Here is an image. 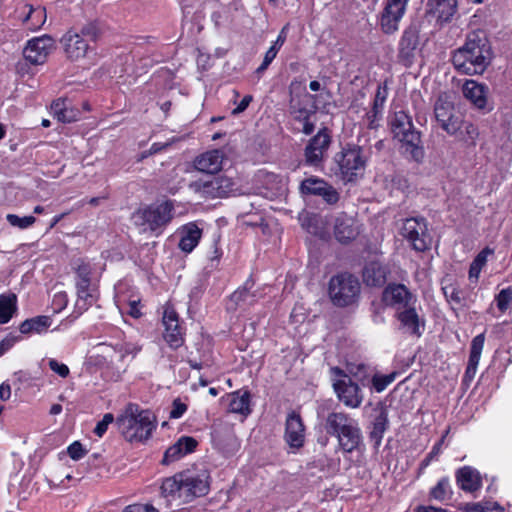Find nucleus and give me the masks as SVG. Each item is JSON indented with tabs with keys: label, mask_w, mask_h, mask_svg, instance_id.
<instances>
[{
	"label": "nucleus",
	"mask_w": 512,
	"mask_h": 512,
	"mask_svg": "<svg viewBox=\"0 0 512 512\" xmlns=\"http://www.w3.org/2000/svg\"><path fill=\"white\" fill-rule=\"evenodd\" d=\"M210 489V474L204 466H193L166 478L161 485L162 495L171 500L190 502L205 496Z\"/></svg>",
	"instance_id": "obj_1"
},
{
	"label": "nucleus",
	"mask_w": 512,
	"mask_h": 512,
	"mask_svg": "<svg viewBox=\"0 0 512 512\" xmlns=\"http://www.w3.org/2000/svg\"><path fill=\"white\" fill-rule=\"evenodd\" d=\"M490 62V47L478 32L470 33L465 44L455 51L452 58L455 69L467 75L482 74Z\"/></svg>",
	"instance_id": "obj_2"
},
{
	"label": "nucleus",
	"mask_w": 512,
	"mask_h": 512,
	"mask_svg": "<svg viewBox=\"0 0 512 512\" xmlns=\"http://www.w3.org/2000/svg\"><path fill=\"white\" fill-rule=\"evenodd\" d=\"M117 426L127 441H144L156 428V419L150 410L141 409L137 404L130 403L117 418Z\"/></svg>",
	"instance_id": "obj_3"
},
{
	"label": "nucleus",
	"mask_w": 512,
	"mask_h": 512,
	"mask_svg": "<svg viewBox=\"0 0 512 512\" xmlns=\"http://www.w3.org/2000/svg\"><path fill=\"white\" fill-rule=\"evenodd\" d=\"M325 430L337 438L339 449L344 453H352L363 446L359 423L347 413H329L325 421Z\"/></svg>",
	"instance_id": "obj_4"
},
{
	"label": "nucleus",
	"mask_w": 512,
	"mask_h": 512,
	"mask_svg": "<svg viewBox=\"0 0 512 512\" xmlns=\"http://www.w3.org/2000/svg\"><path fill=\"white\" fill-rule=\"evenodd\" d=\"M172 211L173 205L169 201L146 206L133 213L132 222L140 233L156 232L171 221Z\"/></svg>",
	"instance_id": "obj_5"
},
{
	"label": "nucleus",
	"mask_w": 512,
	"mask_h": 512,
	"mask_svg": "<svg viewBox=\"0 0 512 512\" xmlns=\"http://www.w3.org/2000/svg\"><path fill=\"white\" fill-rule=\"evenodd\" d=\"M328 293L334 305L339 307L349 306L355 303L359 297V280L349 273L337 274L329 281Z\"/></svg>",
	"instance_id": "obj_6"
},
{
	"label": "nucleus",
	"mask_w": 512,
	"mask_h": 512,
	"mask_svg": "<svg viewBox=\"0 0 512 512\" xmlns=\"http://www.w3.org/2000/svg\"><path fill=\"white\" fill-rule=\"evenodd\" d=\"M331 380L334 392L337 398L346 407L358 408L364 400V394L361 386L354 382L344 373V370L339 367H331Z\"/></svg>",
	"instance_id": "obj_7"
},
{
	"label": "nucleus",
	"mask_w": 512,
	"mask_h": 512,
	"mask_svg": "<svg viewBox=\"0 0 512 512\" xmlns=\"http://www.w3.org/2000/svg\"><path fill=\"white\" fill-rule=\"evenodd\" d=\"M391 126L394 137L402 142L406 146V152L418 161L423 156V151L419 147L420 136L413 129L411 118L404 111H398L394 114Z\"/></svg>",
	"instance_id": "obj_8"
},
{
	"label": "nucleus",
	"mask_w": 512,
	"mask_h": 512,
	"mask_svg": "<svg viewBox=\"0 0 512 512\" xmlns=\"http://www.w3.org/2000/svg\"><path fill=\"white\" fill-rule=\"evenodd\" d=\"M313 95L305 91L291 93L289 110L293 119L301 124V131L310 135L315 129L316 108L313 105Z\"/></svg>",
	"instance_id": "obj_9"
},
{
	"label": "nucleus",
	"mask_w": 512,
	"mask_h": 512,
	"mask_svg": "<svg viewBox=\"0 0 512 512\" xmlns=\"http://www.w3.org/2000/svg\"><path fill=\"white\" fill-rule=\"evenodd\" d=\"M335 161L345 181H353L365 169L366 159L360 147H349L336 154Z\"/></svg>",
	"instance_id": "obj_10"
},
{
	"label": "nucleus",
	"mask_w": 512,
	"mask_h": 512,
	"mask_svg": "<svg viewBox=\"0 0 512 512\" xmlns=\"http://www.w3.org/2000/svg\"><path fill=\"white\" fill-rule=\"evenodd\" d=\"M401 235L410 243L412 248L423 252L431 245V237L423 218H409L403 222Z\"/></svg>",
	"instance_id": "obj_11"
},
{
	"label": "nucleus",
	"mask_w": 512,
	"mask_h": 512,
	"mask_svg": "<svg viewBox=\"0 0 512 512\" xmlns=\"http://www.w3.org/2000/svg\"><path fill=\"white\" fill-rule=\"evenodd\" d=\"M94 30L93 26H87L82 29L81 34L74 31H68L63 35L61 43L64 47L65 54L69 59L78 60L85 57L89 45L83 36L95 38L96 34Z\"/></svg>",
	"instance_id": "obj_12"
},
{
	"label": "nucleus",
	"mask_w": 512,
	"mask_h": 512,
	"mask_svg": "<svg viewBox=\"0 0 512 512\" xmlns=\"http://www.w3.org/2000/svg\"><path fill=\"white\" fill-rule=\"evenodd\" d=\"M410 0H386L380 17V26L385 34H393L399 29Z\"/></svg>",
	"instance_id": "obj_13"
},
{
	"label": "nucleus",
	"mask_w": 512,
	"mask_h": 512,
	"mask_svg": "<svg viewBox=\"0 0 512 512\" xmlns=\"http://www.w3.org/2000/svg\"><path fill=\"white\" fill-rule=\"evenodd\" d=\"M54 39L49 35H43L30 39L24 50L25 59L33 65H42L54 49Z\"/></svg>",
	"instance_id": "obj_14"
},
{
	"label": "nucleus",
	"mask_w": 512,
	"mask_h": 512,
	"mask_svg": "<svg viewBox=\"0 0 512 512\" xmlns=\"http://www.w3.org/2000/svg\"><path fill=\"white\" fill-rule=\"evenodd\" d=\"M163 338L166 343L172 348L177 349L184 343L183 328L180 325L179 317L175 309L167 305L163 312Z\"/></svg>",
	"instance_id": "obj_15"
},
{
	"label": "nucleus",
	"mask_w": 512,
	"mask_h": 512,
	"mask_svg": "<svg viewBox=\"0 0 512 512\" xmlns=\"http://www.w3.org/2000/svg\"><path fill=\"white\" fill-rule=\"evenodd\" d=\"M331 143V136L327 128H322L309 140L305 147V161L310 166H319Z\"/></svg>",
	"instance_id": "obj_16"
},
{
	"label": "nucleus",
	"mask_w": 512,
	"mask_h": 512,
	"mask_svg": "<svg viewBox=\"0 0 512 512\" xmlns=\"http://www.w3.org/2000/svg\"><path fill=\"white\" fill-rule=\"evenodd\" d=\"M300 191L303 195L321 197L330 205L337 203L339 200V193L332 185L313 176L301 182Z\"/></svg>",
	"instance_id": "obj_17"
},
{
	"label": "nucleus",
	"mask_w": 512,
	"mask_h": 512,
	"mask_svg": "<svg viewBox=\"0 0 512 512\" xmlns=\"http://www.w3.org/2000/svg\"><path fill=\"white\" fill-rule=\"evenodd\" d=\"M383 299L387 305L395 308L397 312L416 303L415 296L402 284H393L386 287Z\"/></svg>",
	"instance_id": "obj_18"
},
{
	"label": "nucleus",
	"mask_w": 512,
	"mask_h": 512,
	"mask_svg": "<svg viewBox=\"0 0 512 512\" xmlns=\"http://www.w3.org/2000/svg\"><path fill=\"white\" fill-rule=\"evenodd\" d=\"M284 437L290 447L300 448L304 444V424L300 415L295 411H292L287 415Z\"/></svg>",
	"instance_id": "obj_19"
},
{
	"label": "nucleus",
	"mask_w": 512,
	"mask_h": 512,
	"mask_svg": "<svg viewBox=\"0 0 512 512\" xmlns=\"http://www.w3.org/2000/svg\"><path fill=\"white\" fill-rule=\"evenodd\" d=\"M464 97L479 110H484L488 105L489 88L483 83L468 79L462 85Z\"/></svg>",
	"instance_id": "obj_20"
},
{
	"label": "nucleus",
	"mask_w": 512,
	"mask_h": 512,
	"mask_svg": "<svg viewBox=\"0 0 512 512\" xmlns=\"http://www.w3.org/2000/svg\"><path fill=\"white\" fill-rule=\"evenodd\" d=\"M224 155L218 150H210L197 156L193 165L194 168L202 173L214 174L222 169Z\"/></svg>",
	"instance_id": "obj_21"
},
{
	"label": "nucleus",
	"mask_w": 512,
	"mask_h": 512,
	"mask_svg": "<svg viewBox=\"0 0 512 512\" xmlns=\"http://www.w3.org/2000/svg\"><path fill=\"white\" fill-rule=\"evenodd\" d=\"M197 444L198 442L193 437H180L165 451L162 463L169 465L175 461H178L187 454L192 453L195 450Z\"/></svg>",
	"instance_id": "obj_22"
},
{
	"label": "nucleus",
	"mask_w": 512,
	"mask_h": 512,
	"mask_svg": "<svg viewBox=\"0 0 512 512\" xmlns=\"http://www.w3.org/2000/svg\"><path fill=\"white\" fill-rule=\"evenodd\" d=\"M76 301L74 304V317L77 318L87 311L98 299V289L95 284L75 286Z\"/></svg>",
	"instance_id": "obj_23"
},
{
	"label": "nucleus",
	"mask_w": 512,
	"mask_h": 512,
	"mask_svg": "<svg viewBox=\"0 0 512 512\" xmlns=\"http://www.w3.org/2000/svg\"><path fill=\"white\" fill-rule=\"evenodd\" d=\"M417 45V31L413 28L406 29L399 41V58L405 66H411L413 63Z\"/></svg>",
	"instance_id": "obj_24"
},
{
	"label": "nucleus",
	"mask_w": 512,
	"mask_h": 512,
	"mask_svg": "<svg viewBox=\"0 0 512 512\" xmlns=\"http://www.w3.org/2000/svg\"><path fill=\"white\" fill-rule=\"evenodd\" d=\"M387 273V267L380 261H369L363 269V281L368 286L380 287L385 284Z\"/></svg>",
	"instance_id": "obj_25"
},
{
	"label": "nucleus",
	"mask_w": 512,
	"mask_h": 512,
	"mask_svg": "<svg viewBox=\"0 0 512 512\" xmlns=\"http://www.w3.org/2000/svg\"><path fill=\"white\" fill-rule=\"evenodd\" d=\"M456 482L462 490L470 493L479 490L482 485L480 473L470 466L456 472Z\"/></svg>",
	"instance_id": "obj_26"
},
{
	"label": "nucleus",
	"mask_w": 512,
	"mask_h": 512,
	"mask_svg": "<svg viewBox=\"0 0 512 512\" xmlns=\"http://www.w3.org/2000/svg\"><path fill=\"white\" fill-rule=\"evenodd\" d=\"M334 234L341 243L353 240L358 235V229L352 217L341 214L335 219Z\"/></svg>",
	"instance_id": "obj_27"
},
{
	"label": "nucleus",
	"mask_w": 512,
	"mask_h": 512,
	"mask_svg": "<svg viewBox=\"0 0 512 512\" xmlns=\"http://www.w3.org/2000/svg\"><path fill=\"white\" fill-rule=\"evenodd\" d=\"M485 336L484 334H479L473 338L471 343L470 355L467 364V368L465 371L464 378L466 381H471L474 379L478 364L480 361L481 353L484 347Z\"/></svg>",
	"instance_id": "obj_28"
},
{
	"label": "nucleus",
	"mask_w": 512,
	"mask_h": 512,
	"mask_svg": "<svg viewBox=\"0 0 512 512\" xmlns=\"http://www.w3.org/2000/svg\"><path fill=\"white\" fill-rule=\"evenodd\" d=\"M432 123L434 129L448 131V94L441 92L433 107Z\"/></svg>",
	"instance_id": "obj_29"
},
{
	"label": "nucleus",
	"mask_w": 512,
	"mask_h": 512,
	"mask_svg": "<svg viewBox=\"0 0 512 512\" xmlns=\"http://www.w3.org/2000/svg\"><path fill=\"white\" fill-rule=\"evenodd\" d=\"M397 318L406 332L416 336L421 335V328L423 329L424 325L420 323L419 316L415 310V305L398 311Z\"/></svg>",
	"instance_id": "obj_30"
},
{
	"label": "nucleus",
	"mask_w": 512,
	"mask_h": 512,
	"mask_svg": "<svg viewBox=\"0 0 512 512\" xmlns=\"http://www.w3.org/2000/svg\"><path fill=\"white\" fill-rule=\"evenodd\" d=\"M343 370L346 375H349L350 379L361 387L369 386L374 374L373 369L363 363H348Z\"/></svg>",
	"instance_id": "obj_31"
},
{
	"label": "nucleus",
	"mask_w": 512,
	"mask_h": 512,
	"mask_svg": "<svg viewBox=\"0 0 512 512\" xmlns=\"http://www.w3.org/2000/svg\"><path fill=\"white\" fill-rule=\"evenodd\" d=\"M46 9L42 6H32L29 4H26L24 6L23 11V18L22 22L26 25V27L31 30L35 31L39 28H41L44 23L46 22Z\"/></svg>",
	"instance_id": "obj_32"
},
{
	"label": "nucleus",
	"mask_w": 512,
	"mask_h": 512,
	"mask_svg": "<svg viewBox=\"0 0 512 512\" xmlns=\"http://www.w3.org/2000/svg\"><path fill=\"white\" fill-rule=\"evenodd\" d=\"M179 248L184 252H191L199 243L201 230L195 223H188L181 229Z\"/></svg>",
	"instance_id": "obj_33"
},
{
	"label": "nucleus",
	"mask_w": 512,
	"mask_h": 512,
	"mask_svg": "<svg viewBox=\"0 0 512 512\" xmlns=\"http://www.w3.org/2000/svg\"><path fill=\"white\" fill-rule=\"evenodd\" d=\"M51 113L58 121L70 123L77 120L78 112L66 99H57L51 104Z\"/></svg>",
	"instance_id": "obj_34"
},
{
	"label": "nucleus",
	"mask_w": 512,
	"mask_h": 512,
	"mask_svg": "<svg viewBox=\"0 0 512 512\" xmlns=\"http://www.w3.org/2000/svg\"><path fill=\"white\" fill-rule=\"evenodd\" d=\"M229 411L247 416L250 412V393L236 391L230 394Z\"/></svg>",
	"instance_id": "obj_35"
},
{
	"label": "nucleus",
	"mask_w": 512,
	"mask_h": 512,
	"mask_svg": "<svg viewBox=\"0 0 512 512\" xmlns=\"http://www.w3.org/2000/svg\"><path fill=\"white\" fill-rule=\"evenodd\" d=\"M218 177L208 181L197 180L190 184V189L203 198H217Z\"/></svg>",
	"instance_id": "obj_36"
},
{
	"label": "nucleus",
	"mask_w": 512,
	"mask_h": 512,
	"mask_svg": "<svg viewBox=\"0 0 512 512\" xmlns=\"http://www.w3.org/2000/svg\"><path fill=\"white\" fill-rule=\"evenodd\" d=\"M450 126L453 128V133L457 134L460 139L466 142H474L478 136V129L475 125L466 121H457L450 118Z\"/></svg>",
	"instance_id": "obj_37"
},
{
	"label": "nucleus",
	"mask_w": 512,
	"mask_h": 512,
	"mask_svg": "<svg viewBox=\"0 0 512 512\" xmlns=\"http://www.w3.org/2000/svg\"><path fill=\"white\" fill-rule=\"evenodd\" d=\"M493 253V249L486 247L476 255L469 268V280L471 282L476 283L478 281L482 269L487 264L488 257Z\"/></svg>",
	"instance_id": "obj_38"
},
{
	"label": "nucleus",
	"mask_w": 512,
	"mask_h": 512,
	"mask_svg": "<svg viewBox=\"0 0 512 512\" xmlns=\"http://www.w3.org/2000/svg\"><path fill=\"white\" fill-rule=\"evenodd\" d=\"M51 325V319L48 316H38L32 319L25 320L20 325V332L23 334L28 333H42Z\"/></svg>",
	"instance_id": "obj_39"
},
{
	"label": "nucleus",
	"mask_w": 512,
	"mask_h": 512,
	"mask_svg": "<svg viewBox=\"0 0 512 512\" xmlns=\"http://www.w3.org/2000/svg\"><path fill=\"white\" fill-rule=\"evenodd\" d=\"M17 298L14 294L0 295V324L10 321L16 312Z\"/></svg>",
	"instance_id": "obj_40"
},
{
	"label": "nucleus",
	"mask_w": 512,
	"mask_h": 512,
	"mask_svg": "<svg viewBox=\"0 0 512 512\" xmlns=\"http://www.w3.org/2000/svg\"><path fill=\"white\" fill-rule=\"evenodd\" d=\"M428 12L441 24L448 21V0H428Z\"/></svg>",
	"instance_id": "obj_41"
},
{
	"label": "nucleus",
	"mask_w": 512,
	"mask_h": 512,
	"mask_svg": "<svg viewBox=\"0 0 512 512\" xmlns=\"http://www.w3.org/2000/svg\"><path fill=\"white\" fill-rule=\"evenodd\" d=\"M254 296L247 288L236 290L230 297L228 309H236L241 305H252Z\"/></svg>",
	"instance_id": "obj_42"
},
{
	"label": "nucleus",
	"mask_w": 512,
	"mask_h": 512,
	"mask_svg": "<svg viewBox=\"0 0 512 512\" xmlns=\"http://www.w3.org/2000/svg\"><path fill=\"white\" fill-rule=\"evenodd\" d=\"M92 266L90 263L81 261L75 268V286L92 284L91 281Z\"/></svg>",
	"instance_id": "obj_43"
},
{
	"label": "nucleus",
	"mask_w": 512,
	"mask_h": 512,
	"mask_svg": "<svg viewBox=\"0 0 512 512\" xmlns=\"http://www.w3.org/2000/svg\"><path fill=\"white\" fill-rule=\"evenodd\" d=\"M387 426V415L384 411H381L373 422V429L370 433L371 438L376 440V443L379 444L383 437V434L386 430Z\"/></svg>",
	"instance_id": "obj_44"
},
{
	"label": "nucleus",
	"mask_w": 512,
	"mask_h": 512,
	"mask_svg": "<svg viewBox=\"0 0 512 512\" xmlns=\"http://www.w3.org/2000/svg\"><path fill=\"white\" fill-rule=\"evenodd\" d=\"M396 375L397 374L395 372L387 375H381L374 372L370 385H372L376 392L380 393L384 391L392 382H394Z\"/></svg>",
	"instance_id": "obj_45"
},
{
	"label": "nucleus",
	"mask_w": 512,
	"mask_h": 512,
	"mask_svg": "<svg viewBox=\"0 0 512 512\" xmlns=\"http://www.w3.org/2000/svg\"><path fill=\"white\" fill-rule=\"evenodd\" d=\"M6 220L11 226L24 230L32 226L35 223L36 218L34 216L20 217L16 214H7Z\"/></svg>",
	"instance_id": "obj_46"
},
{
	"label": "nucleus",
	"mask_w": 512,
	"mask_h": 512,
	"mask_svg": "<svg viewBox=\"0 0 512 512\" xmlns=\"http://www.w3.org/2000/svg\"><path fill=\"white\" fill-rule=\"evenodd\" d=\"M465 512H503V509L496 502H481L467 504Z\"/></svg>",
	"instance_id": "obj_47"
},
{
	"label": "nucleus",
	"mask_w": 512,
	"mask_h": 512,
	"mask_svg": "<svg viewBox=\"0 0 512 512\" xmlns=\"http://www.w3.org/2000/svg\"><path fill=\"white\" fill-rule=\"evenodd\" d=\"M217 188V198L227 197L234 192L235 183L227 176H219Z\"/></svg>",
	"instance_id": "obj_48"
},
{
	"label": "nucleus",
	"mask_w": 512,
	"mask_h": 512,
	"mask_svg": "<svg viewBox=\"0 0 512 512\" xmlns=\"http://www.w3.org/2000/svg\"><path fill=\"white\" fill-rule=\"evenodd\" d=\"M113 349L119 355L120 360L128 355L134 357L140 351V347L133 343H118Z\"/></svg>",
	"instance_id": "obj_49"
},
{
	"label": "nucleus",
	"mask_w": 512,
	"mask_h": 512,
	"mask_svg": "<svg viewBox=\"0 0 512 512\" xmlns=\"http://www.w3.org/2000/svg\"><path fill=\"white\" fill-rule=\"evenodd\" d=\"M495 299L499 310L505 312L512 303V289H502Z\"/></svg>",
	"instance_id": "obj_50"
},
{
	"label": "nucleus",
	"mask_w": 512,
	"mask_h": 512,
	"mask_svg": "<svg viewBox=\"0 0 512 512\" xmlns=\"http://www.w3.org/2000/svg\"><path fill=\"white\" fill-rule=\"evenodd\" d=\"M387 96H388L387 87L385 85L378 86L377 91H376V95H375V99H374V102H373V112H374V115H377V113H379L381 111V109L383 108L384 103H385V101L387 99Z\"/></svg>",
	"instance_id": "obj_51"
},
{
	"label": "nucleus",
	"mask_w": 512,
	"mask_h": 512,
	"mask_svg": "<svg viewBox=\"0 0 512 512\" xmlns=\"http://www.w3.org/2000/svg\"><path fill=\"white\" fill-rule=\"evenodd\" d=\"M319 466L323 471L335 474L340 468V459H332L327 456H322L318 459Z\"/></svg>",
	"instance_id": "obj_52"
},
{
	"label": "nucleus",
	"mask_w": 512,
	"mask_h": 512,
	"mask_svg": "<svg viewBox=\"0 0 512 512\" xmlns=\"http://www.w3.org/2000/svg\"><path fill=\"white\" fill-rule=\"evenodd\" d=\"M446 435H448V430H445L443 435H442V439L440 440V442H438L437 444H435L431 450V452L427 455V457L421 462V469H424L425 467H427L431 461H433L435 458L438 457V455L441 453V446L442 444L444 443V438L446 437Z\"/></svg>",
	"instance_id": "obj_53"
},
{
	"label": "nucleus",
	"mask_w": 512,
	"mask_h": 512,
	"mask_svg": "<svg viewBox=\"0 0 512 512\" xmlns=\"http://www.w3.org/2000/svg\"><path fill=\"white\" fill-rule=\"evenodd\" d=\"M69 298L66 292L60 291L54 294L52 300V308L54 312L59 313L66 308Z\"/></svg>",
	"instance_id": "obj_54"
},
{
	"label": "nucleus",
	"mask_w": 512,
	"mask_h": 512,
	"mask_svg": "<svg viewBox=\"0 0 512 512\" xmlns=\"http://www.w3.org/2000/svg\"><path fill=\"white\" fill-rule=\"evenodd\" d=\"M48 365L54 373L62 378H66L70 373L68 366L64 363L58 362L56 359L50 358L48 360Z\"/></svg>",
	"instance_id": "obj_55"
},
{
	"label": "nucleus",
	"mask_w": 512,
	"mask_h": 512,
	"mask_svg": "<svg viewBox=\"0 0 512 512\" xmlns=\"http://www.w3.org/2000/svg\"><path fill=\"white\" fill-rule=\"evenodd\" d=\"M278 52H279V49H277L276 47L271 45V47L265 53L262 64L257 68V73L264 72L268 68V66L272 63V61L276 58Z\"/></svg>",
	"instance_id": "obj_56"
},
{
	"label": "nucleus",
	"mask_w": 512,
	"mask_h": 512,
	"mask_svg": "<svg viewBox=\"0 0 512 512\" xmlns=\"http://www.w3.org/2000/svg\"><path fill=\"white\" fill-rule=\"evenodd\" d=\"M113 420H114V417L112 414H110V413L105 414L103 416L102 420L97 423V425L94 429V433L98 437H102L105 434V432L107 431L109 424H111L113 422Z\"/></svg>",
	"instance_id": "obj_57"
},
{
	"label": "nucleus",
	"mask_w": 512,
	"mask_h": 512,
	"mask_svg": "<svg viewBox=\"0 0 512 512\" xmlns=\"http://www.w3.org/2000/svg\"><path fill=\"white\" fill-rule=\"evenodd\" d=\"M187 411V405L180 399H175L172 403V409L170 411V418L179 419Z\"/></svg>",
	"instance_id": "obj_58"
},
{
	"label": "nucleus",
	"mask_w": 512,
	"mask_h": 512,
	"mask_svg": "<svg viewBox=\"0 0 512 512\" xmlns=\"http://www.w3.org/2000/svg\"><path fill=\"white\" fill-rule=\"evenodd\" d=\"M68 454L73 460H79L84 457L86 450L83 448L80 442L75 441L72 443L68 449Z\"/></svg>",
	"instance_id": "obj_59"
},
{
	"label": "nucleus",
	"mask_w": 512,
	"mask_h": 512,
	"mask_svg": "<svg viewBox=\"0 0 512 512\" xmlns=\"http://www.w3.org/2000/svg\"><path fill=\"white\" fill-rule=\"evenodd\" d=\"M446 480L442 479L438 484L431 490V496L434 499H443L445 495Z\"/></svg>",
	"instance_id": "obj_60"
},
{
	"label": "nucleus",
	"mask_w": 512,
	"mask_h": 512,
	"mask_svg": "<svg viewBox=\"0 0 512 512\" xmlns=\"http://www.w3.org/2000/svg\"><path fill=\"white\" fill-rule=\"evenodd\" d=\"M252 100H253V97L251 95L244 96L243 99L238 103V105L232 110V114L238 115V114L244 112Z\"/></svg>",
	"instance_id": "obj_61"
},
{
	"label": "nucleus",
	"mask_w": 512,
	"mask_h": 512,
	"mask_svg": "<svg viewBox=\"0 0 512 512\" xmlns=\"http://www.w3.org/2000/svg\"><path fill=\"white\" fill-rule=\"evenodd\" d=\"M135 512H158L157 508H155L152 504L148 503H135L132 504Z\"/></svg>",
	"instance_id": "obj_62"
},
{
	"label": "nucleus",
	"mask_w": 512,
	"mask_h": 512,
	"mask_svg": "<svg viewBox=\"0 0 512 512\" xmlns=\"http://www.w3.org/2000/svg\"><path fill=\"white\" fill-rule=\"evenodd\" d=\"M16 342L15 337H6L0 342V355L8 351Z\"/></svg>",
	"instance_id": "obj_63"
},
{
	"label": "nucleus",
	"mask_w": 512,
	"mask_h": 512,
	"mask_svg": "<svg viewBox=\"0 0 512 512\" xmlns=\"http://www.w3.org/2000/svg\"><path fill=\"white\" fill-rule=\"evenodd\" d=\"M11 396V387L8 383L3 382L0 385V400L7 401Z\"/></svg>",
	"instance_id": "obj_64"
}]
</instances>
